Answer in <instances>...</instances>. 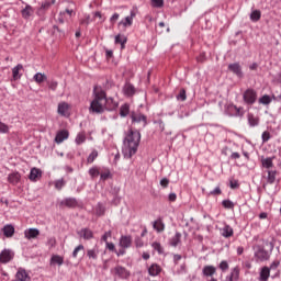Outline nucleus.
Returning a JSON list of instances; mask_svg holds the SVG:
<instances>
[{
    "mask_svg": "<svg viewBox=\"0 0 281 281\" xmlns=\"http://www.w3.org/2000/svg\"><path fill=\"white\" fill-rule=\"evenodd\" d=\"M63 262H65V259H63V257L58 255H54L50 258V265H58L59 267H61Z\"/></svg>",
    "mask_w": 281,
    "mask_h": 281,
    "instance_id": "32",
    "label": "nucleus"
},
{
    "mask_svg": "<svg viewBox=\"0 0 281 281\" xmlns=\"http://www.w3.org/2000/svg\"><path fill=\"white\" fill-rule=\"evenodd\" d=\"M65 186V181L64 180H57L56 182H55V188L57 189V190H63V187Z\"/></svg>",
    "mask_w": 281,
    "mask_h": 281,
    "instance_id": "53",
    "label": "nucleus"
},
{
    "mask_svg": "<svg viewBox=\"0 0 281 281\" xmlns=\"http://www.w3.org/2000/svg\"><path fill=\"white\" fill-rule=\"evenodd\" d=\"M32 14H34V9L32 8V5H26V7L22 10V16H23V19H30V16H32Z\"/></svg>",
    "mask_w": 281,
    "mask_h": 281,
    "instance_id": "28",
    "label": "nucleus"
},
{
    "mask_svg": "<svg viewBox=\"0 0 281 281\" xmlns=\"http://www.w3.org/2000/svg\"><path fill=\"white\" fill-rule=\"evenodd\" d=\"M93 100L90 103L89 106V113H97L98 115L104 113V98H105V91L100 86H95L93 88Z\"/></svg>",
    "mask_w": 281,
    "mask_h": 281,
    "instance_id": "2",
    "label": "nucleus"
},
{
    "mask_svg": "<svg viewBox=\"0 0 281 281\" xmlns=\"http://www.w3.org/2000/svg\"><path fill=\"white\" fill-rule=\"evenodd\" d=\"M153 249L158 251V254H164V248H161V244L155 241L151 244Z\"/></svg>",
    "mask_w": 281,
    "mask_h": 281,
    "instance_id": "46",
    "label": "nucleus"
},
{
    "mask_svg": "<svg viewBox=\"0 0 281 281\" xmlns=\"http://www.w3.org/2000/svg\"><path fill=\"white\" fill-rule=\"evenodd\" d=\"M142 140V134L137 131L130 130L123 140L122 153L125 159H131L133 155L137 153L139 142Z\"/></svg>",
    "mask_w": 281,
    "mask_h": 281,
    "instance_id": "1",
    "label": "nucleus"
},
{
    "mask_svg": "<svg viewBox=\"0 0 281 281\" xmlns=\"http://www.w3.org/2000/svg\"><path fill=\"white\" fill-rule=\"evenodd\" d=\"M148 273L149 276H153V277L159 276V273H161V267H159V265L157 263H154L149 267Z\"/></svg>",
    "mask_w": 281,
    "mask_h": 281,
    "instance_id": "24",
    "label": "nucleus"
},
{
    "mask_svg": "<svg viewBox=\"0 0 281 281\" xmlns=\"http://www.w3.org/2000/svg\"><path fill=\"white\" fill-rule=\"evenodd\" d=\"M255 256L257 259L263 262L265 260H269L271 254L265 250V248L259 247L258 250L255 252Z\"/></svg>",
    "mask_w": 281,
    "mask_h": 281,
    "instance_id": "8",
    "label": "nucleus"
},
{
    "mask_svg": "<svg viewBox=\"0 0 281 281\" xmlns=\"http://www.w3.org/2000/svg\"><path fill=\"white\" fill-rule=\"evenodd\" d=\"M243 98L246 104H254L256 100H258V93H256V90L254 89H247L244 92Z\"/></svg>",
    "mask_w": 281,
    "mask_h": 281,
    "instance_id": "3",
    "label": "nucleus"
},
{
    "mask_svg": "<svg viewBox=\"0 0 281 281\" xmlns=\"http://www.w3.org/2000/svg\"><path fill=\"white\" fill-rule=\"evenodd\" d=\"M132 243H133V239L131 238V236H122L120 239V247H122L123 249H128Z\"/></svg>",
    "mask_w": 281,
    "mask_h": 281,
    "instance_id": "18",
    "label": "nucleus"
},
{
    "mask_svg": "<svg viewBox=\"0 0 281 281\" xmlns=\"http://www.w3.org/2000/svg\"><path fill=\"white\" fill-rule=\"evenodd\" d=\"M168 201H171V202L177 201V193H170V194L168 195Z\"/></svg>",
    "mask_w": 281,
    "mask_h": 281,
    "instance_id": "61",
    "label": "nucleus"
},
{
    "mask_svg": "<svg viewBox=\"0 0 281 281\" xmlns=\"http://www.w3.org/2000/svg\"><path fill=\"white\" fill-rule=\"evenodd\" d=\"M239 276H240V270L238 268H234L231 272L228 281H238Z\"/></svg>",
    "mask_w": 281,
    "mask_h": 281,
    "instance_id": "31",
    "label": "nucleus"
},
{
    "mask_svg": "<svg viewBox=\"0 0 281 281\" xmlns=\"http://www.w3.org/2000/svg\"><path fill=\"white\" fill-rule=\"evenodd\" d=\"M79 251H85V246L83 245H79L77 246L74 251H72V258H78V252Z\"/></svg>",
    "mask_w": 281,
    "mask_h": 281,
    "instance_id": "45",
    "label": "nucleus"
},
{
    "mask_svg": "<svg viewBox=\"0 0 281 281\" xmlns=\"http://www.w3.org/2000/svg\"><path fill=\"white\" fill-rule=\"evenodd\" d=\"M260 16H261L260 10H255L250 13V20L254 21L255 23L260 21Z\"/></svg>",
    "mask_w": 281,
    "mask_h": 281,
    "instance_id": "38",
    "label": "nucleus"
},
{
    "mask_svg": "<svg viewBox=\"0 0 281 281\" xmlns=\"http://www.w3.org/2000/svg\"><path fill=\"white\" fill-rule=\"evenodd\" d=\"M98 254H99L98 247L88 249L87 251L88 258H92V260H98Z\"/></svg>",
    "mask_w": 281,
    "mask_h": 281,
    "instance_id": "35",
    "label": "nucleus"
},
{
    "mask_svg": "<svg viewBox=\"0 0 281 281\" xmlns=\"http://www.w3.org/2000/svg\"><path fill=\"white\" fill-rule=\"evenodd\" d=\"M109 177H110L109 172L101 173V180L102 181H106V179H109Z\"/></svg>",
    "mask_w": 281,
    "mask_h": 281,
    "instance_id": "64",
    "label": "nucleus"
},
{
    "mask_svg": "<svg viewBox=\"0 0 281 281\" xmlns=\"http://www.w3.org/2000/svg\"><path fill=\"white\" fill-rule=\"evenodd\" d=\"M222 205H223L224 207H226V210H232V207H234V202H232V201H229V200H224V201L222 202Z\"/></svg>",
    "mask_w": 281,
    "mask_h": 281,
    "instance_id": "48",
    "label": "nucleus"
},
{
    "mask_svg": "<svg viewBox=\"0 0 281 281\" xmlns=\"http://www.w3.org/2000/svg\"><path fill=\"white\" fill-rule=\"evenodd\" d=\"M228 69L229 71L238 76V78H243V69L240 68V64L238 63L231 64L228 65Z\"/></svg>",
    "mask_w": 281,
    "mask_h": 281,
    "instance_id": "12",
    "label": "nucleus"
},
{
    "mask_svg": "<svg viewBox=\"0 0 281 281\" xmlns=\"http://www.w3.org/2000/svg\"><path fill=\"white\" fill-rule=\"evenodd\" d=\"M135 245L136 247H144V241L142 240V238L136 237Z\"/></svg>",
    "mask_w": 281,
    "mask_h": 281,
    "instance_id": "58",
    "label": "nucleus"
},
{
    "mask_svg": "<svg viewBox=\"0 0 281 281\" xmlns=\"http://www.w3.org/2000/svg\"><path fill=\"white\" fill-rule=\"evenodd\" d=\"M202 273L203 276L212 278V276L216 273V268H214L213 266H205L202 270Z\"/></svg>",
    "mask_w": 281,
    "mask_h": 281,
    "instance_id": "27",
    "label": "nucleus"
},
{
    "mask_svg": "<svg viewBox=\"0 0 281 281\" xmlns=\"http://www.w3.org/2000/svg\"><path fill=\"white\" fill-rule=\"evenodd\" d=\"M114 273H115V276H119V278H122L123 280H126V278H128V276H131V272H128V270H126V268H124L122 266L115 267Z\"/></svg>",
    "mask_w": 281,
    "mask_h": 281,
    "instance_id": "9",
    "label": "nucleus"
},
{
    "mask_svg": "<svg viewBox=\"0 0 281 281\" xmlns=\"http://www.w3.org/2000/svg\"><path fill=\"white\" fill-rule=\"evenodd\" d=\"M40 234L41 232L38 231V228H29L24 232V236L25 238H27V240H32V238H36Z\"/></svg>",
    "mask_w": 281,
    "mask_h": 281,
    "instance_id": "14",
    "label": "nucleus"
},
{
    "mask_svg": "<svg viewBox=\"0 0 281 281\" xmlns=\"http://www.w3.org/2000/svg\"><path fill=\"white\" fill-rule=\"evenodd\" d=\"M106 245V249H109L110 251H115V245L113 243H105Z\"/></svg>",
    "mask_w": 281,
    "mask_h": 281,
    "instance_id": "57",
    "label": "nucleus"
},
{
    "mask_svg": "<svg viewBox=\"0 0 281 281\" xmlns=\"http://www.w3.org/2000/svg\"><path fill=\"white\" fill-rule=\"evenodd\" d=\"M220 269H222V271H227V269H229V265L227 263V261H222L220 263Z\"/></svg>",
    "mask_w": 281,
    "mask_h": 281,
    "instance_id": "54",
    "label": "nucleus"
},
{
    "mask_svg": "<svg viewBox=\"0 0 281 281\" xmlns=\"http://www.w3.org/2000/svg\"><path fill=\"white\" fill-rule=\"evenodd\" d=\"M21 71H23V65L19 64L12 69L13 80H21Z\"/></svg>",
    "mask_w": 281,
    "mask_h": 281,
    "instance_id": "19",
    "label": "nucleus"
},
{
    "mask_svg": "<svg viewBox=\"0 0 281 281\" xmlns=\"http://www.w3.org/2000/svg\"><path fill=\"white\" fill-rule=\"evenodd\" d=\"M81 25H89L91 23V15H86V19L81 20Z\"/></svg>",
    "mask_w": 281,
    "mask_h": 281,
    "instance_id": "55",
    "label": "nucleus"
},
{
    "mask_svg": "<svg viewBox=\"0 0 281 281\" xmlns=\"http://www.w3.org/2000/svg\"><path fill=\"white\" fill-rule=\"evenodd\" d=\"M98 158V150H93L89 156H88V164H93L95 159Z\"/></svg>",
    "mask_w": 281,
    "mask_h": 281,
    "instance_id": "43",
    "label": "nucleus"
},
{
    "mask_svg": "<svg viewBox=\"0 0 281 281\" xmlns=\"http://www.w3.org/2000/svg\"><path fill=\"white\" fill-rule=\"evenodd\" d=\"M30 280V276H27V272L25 270H19L15 274V281H27Z\"/></svg>",
    "mask_w": 281,
    "mask_h": 281,
    "instance_id": "25",
    "label": "nucleus"
},
{
    "mask_svg": "<svg viewBox=\"0 0 281 281\" xmlns=\"http://www.w3.org/2000/svg\"><path fill=\"white\" fill-rule=\"evenodd\" d=\"M153 8H164V0H151Z\"/></svg>",
    "mask_w": 281,
    "mask_h": 281,
    "instance_id": "47",
    "label": "nucleus"
},
{
    "mask_svg": "<svg viewBox=\"0 0 281 281\" xmlns=\"http://www.w3.org/2000/svg\"><path fill=\"white\" fill-rule=\"evenodd\" d=\"M229 186L232 190H236V188H238V181L231 180Z\"/></svg>",
    "mask_w": 281,
    "mask_h": 281,
    "instance_id": "62",
    "label": "nucleus"
},
{
    "mask_svg": "<svg viewBox=\"0 0 281 281\" xmlns=\"http://www.w3.org/2000/svg\"><path fill=\"white\" fill-rule=\"evenodd\" d=\"M259 104H271V97H269V94H265L259 99Z\"/></svg>",
    "mask_w": 281,
    "mask_h": 281,
    "instance_id": "41",
    "label": "nucleus"
},
{
    "mask_svg": "<svg viewBox=\"0 0 281 281\" xmlns=\"http://www.w3.org/2000/svg\"><path fill=\"white\" fill-rule=\"evenodd\" d=\"M109 238H111V231L105 232L101 237V240H103V243H109Z\"/></svg>",
    "mask_w": 281,
    "mask_h": 281,
    "instance_id": "51",
    "label": "nucleus"
},
{
    "mask_svg": "<svg viewBox=\"0 0 281 281\" xmlns=\"http://www.w3.org/2000/svg\"><path fill=\"white\" fill-rule=\"evenodd\" d=\"M115 43L121 45V48L124 49V45H126V37L116 35L115 36Z\"/></svg>",
    "mask_w": 281,
    "mask_h": 281,
    "instance_id": "39",
    "label": "nucleus"
},
{
    "mask_svg": "<svg viewBox=\"0 0 281 281\" xmlns=\"http://www.w3.org/2000/svg\"><path fill=\"white\" fill-rule=\"evenodd\" d=\"M210 194H213V195L221 194V188L216 187L213 191L210 192Z\"/></svg>",
    "mask_w": 281,
    "mask_h": 281,
    "instance_id": "63",
    "label": "nucleus"
},
{
    "mask_svg": "<svg viewBox=\"0 0 281 281\" xmlns=\"http://www.w3.org/2000/svg\"><path fill=\"white\" fill-rule=\"evenodd\" d=\"M68 138H69V132L67 130H63L57 133L55 137V142L56 144H63V142Z\"/></svg>",
    "mask_w": 281,
    "mask_h": 281,
    "instance_id": "11",
    "label": "nucleus"
},
{
    "mask_svg": "<svg viewBox=\"0 0 281 281\" xmlns=\"http://www.w3.org/2000/svg\"><path fill=\"white\" fill-rule=\"evenodd\" d=\"M33 80L37 83V85H42V82H45L47 80V75L43 74V72H36L33 77Z\"/></svg>",
    "mask_w": 281,
    "mask_h": 281,
    "instance_id": "26",
    "label": "nucleus"
},
{
    "mask_svg": "<svg viewBox=\"0 0 281 281\" xmlns=\"http://www.w3.org/2000/svg\"><path fill=\"white\" fill-rule=\"evenodd\" d=\"M170 183V180H168L167 178H164L160 180V186L162 188H168V184Z\"/></svg>",
    "mask_w": 281,
    "mask_h": 281,
    "instance_id": "56",
    "label": "nucleus"
},
{
    "mask_svg": "<svg viewBox=\"0 0 281 281\" xmlns=\"http://www.w3.org/2000/svg\"><path fill=\"white\" fill-rule=\"evenodd\" d=\"M78 236L83 238V240H91V238H93V232L89 228H83L78 232Z\"/></svg>",
    "mask_w": 281,
    "mask_h": 281,
    "instance_id": "13",
    "label": "nucleus"
},
{
    "mask_svg": "<svg viewBox=\"0 0 281 281\" xmlns=\"http://www.w3.org/2000/svg\"><path fill=\"white\" fill-rule=\"evenodd\" d=\"M131 113V106L128 104H123L120 109V115L121 117H126Z\"/></svg>",
    "mask_w": 281,
    "mask_h": 281,
    "instance_id": "34",
    "label": "nucleus"
},
{
    "mask_svg": "<svg viewBox=\"0 0 281 281\" xmlns=\"http://www.w3.org/2000/svg\"><path fill=\"white\" fill-rule=\"evenodd\" d=\"M131 117H132V122H136V123L144 122V126H146V115L142 113L133 112Z\"/></svg>",
    "mask_w": 281,
    "mask_h": 281,
    "instance_id": "20",
    "label": "nucleus"
},
{
    "mask_svg": "<svg viewBox=\"0 0 281 281\" xmlns=\"http://www.w3.org/2000/svg\"><path fill=\"white\" fill-rule=\"evenodd\" d=\"M75 142L78 146H80V144H85V142H87V135H85V133H79Z\"/></svg>",
    "mask_w": 281,
    "mask_h": 281,
    "instance_id": "37",
    "label": "nucleus"
},
{
    "mask_svg": "<svg viewBox=\"0 0 281 281\" xmlns=\"http://www.w3.org/2000/svg\"><path fill=\"white\" fill-rule=\"evenodd\" d=\"M248 123H249L250 126H258L259 120H258V117L249 114L248 115Z\"/></svg>",
    "mask_w": 281,
    "mask_h": 281,
    "instance_id": "40",
    "label": "nucleus"
},
{
    "mask_svg": "<svg viewBox=\"0 0 281 281\" xmlns=\"http://www.w3.org/2000/svg\"><path fill=\"white\" fill-rule=\"evenodd\" d=\"M178 100H181V102H186L187 95L186 90H181L180 93L177 95Z\"/></svg>",
    "mask_w": 281,
    "mask_h": 281,
    "instance_id": "50",
    "label": "nucleus"
},
{
    "mask_svg": "<svg viewBox=\"0 0 281 281\" xmlns=\"http://www.w3.org/2000/svg\"><path fill=\"white\" fill-rule=\"evenodd\" d=\"M278 175L277 170H268L267 183H276V177Z\"/></svg>",
    "mask_w": 281,
    "mask_h": 281,
    "instance_id": "29",
    "label": "nucleus"
},
{
    "mask_svg": "<svg viewBox=\"0 0 281 281\" xmlns=\"http://www.w3.org/2000/svg\"><path fill=\"white\" fill-rule=\"evenodd\" d=\"M60 207H76L78 201L75 198H68L59 202Z\"/></svg>",
    "mask_w": 281,
    "mask_h": 281,
    "instance_id": "10",
    "label": "nucleus"
},
{
    "mask_svg": "<svg viewBox=\"0 0 281 281\" xmlns=\"http://www.w3.org/2000/svg\"><path fill=\"white\" fill-rule=\"evenodd\" d=\"M12 258H14V252L10 249H4L0 254V262H2V265H8Z\"/></svg>",
    "mask_w": 281,
    "mask_h": 281,
    "instance_id": "5",
    "label": "nucleus"
},
{
    "mask_svg": "<svg viewBox=\"0 0 281 281\" xmlns=\"http://www.w3.org/2000/svg\"><path fill=\"white\" fill-rule=\"evenodd\" d=\"M89 175H90V177H92V179H95V177H100V170H98V168L93 167L89 170Z\"/></svg>",
    "mask_w": 281,
    "mask_h": 281,
    "instance_id": "44",
    "label": "nucleus"
},
{
    "mask_svg": "<svg viewBox=\"0 0 281 281\" xmlns=\"http://www.w3.org/2000/svg\"><path fill=\"white\" fill-rule=\"evenodd\" d=\"M221 235L224 238H232V236H234V228H232V226L225 224L224 227L221 229Z\"/></svg>",
    "mask_w": 281,
    "mask_h": 281,
    "instance_id": "16",
    "label": "nucleus"
},
{
    "mask_svg": "<svg viewBox=\"0 0 281 281\" xmlns=\"http://www.w3.org/2000/svg\"><path fill=\"white\" fill-rule=\"evenodd\" d=\"M153 228L157 231L158 234H161L166 229V224H164L162 218H158L153 223Z\"/></svg>",
    "mask_w": 281,
    "mask_h": 281,
    "instance_id": "15",
    "label": "nucleus"
},
{
    "mask_svg": "<svg viewBox=\"0 0 281 281\" xmlns=\"http://www.w3.org/2000/svg\"><path fill=\"white\" fill-rule=\"evenodd\" d=\"M94 16H95V19H99L100 23H104L105 18L102 15V12L97 11V12L94 13Z\"/></svg>",
    "mask_w": 281,
    "mask_h": 281,
    "instance_id": "52",
    "label": "nucleus"
},
{
    "mask_svg": "<svg viewBox=\"0 0 281 281\" xmlns=\"http://www.w3.org/2000/svg\"><path fill=\"white\" fill-rule=\"evenodd\" d=\"M40 177H41V170L36 168L31 169L30 177H29L31 181H36V179H40Z\"/></svg>",
    "mask_w": 281,
    "mask_h": 281,
    "instance_id": "30",
    "label": "nucleus"
},
{
    "mask_svg": "<svg viewBox=\"0 0 281 281\" xmlns=\"http://www.w3.org/2000/svg\"><path fill=\"white\" fill-rule=\"evenodd\" d=\"M261 139L263 143L269 142V139H271V134L268 131L263 132L261 135Z\"/></svg>",
    "mask_w": 281,
    "mask_h": 281,
    "instance_id": "49",
    "label": "nucleus"
},
{
    "mask_svg": "<svg viewBox=\"0 0 281 281\" xmlns=\"http://www.w3.org/2000/svg\"><path fill=\"white\" fill-rule=\"evenodd\" d=\"M136 14L137 13H135V11H131L130 15L119 22V25L122 27H131V25H133V19L136 16Z\"/></svg>",
    "mask_w": 281,
    "mask_h": 281,
    "instance_id": "6",
    "label": "nucleus"
},
{
    "mask_svg": "<svg viewBox=\"0 0 281 281\" xmlns=\"http://www.w3.org/2000/svg\"><path fill=\"white\" fill-rule=\"evenodd\" d=\"M123 93H124V95H127L128 98H131V95H135V87H133V85H131V83H126L123 87Z\"/></svg>",
    "mask_w": 281,
    "mask_h": 281,
    "instance_id": "22",
    "label": "nucleus"
},
{
    "mask_svg": "<svg viewBox=\"0 0 281 281\" xmlns=\"http://www.w3.org/2000/svg\"><path fill=\"white\" fill-rule=\"evenodd\" d=\"M57 88H58V82L52 81L49 83V89H52V91H56Z\"/></svg>",
    "mask_w": 281,
    "mask_h": 281,
    "instance_id": "59",
    "label": "nucleus"
},
{
    "mask_svg": "<svg viewBox=\"0 0 281 281\" xmlns=\"http://www.w3.org/2000/svg\"><path fill=\"white\" fill-rule=\"evenodd\" d=\"M9 183H12L13 186H16L19 181H21V173L20 172H13L8 176Z\"/></svg>",
    "mask_w": 281,
    "mask_h": 281,
    "instance_id": "21",
    "label": "nucleus"
},
{
    "mask_svg": "<svg viewBox=\"0 0 281 281\" xmlns=\"http://www.w3.org/2000/svg\"><path fill=\"white\" fill-rule=\"evenodd\" d=\"M261 164H262L263 168H267L269 170V168H271L273 166V158H271V157L262 158Z\"/></svg>",
    "mask_w": 281,
    "mask_h": 281,
    "instance_id": "36",
    "label": "nucleus"
},
{
    "mask_svg": "<svg viewBox=\"0 0 281 281\" xmlns=\"http://www.w3.org/2000/svg\"><path fill=\"white\" fill-rule=\"evenodd\" d=\"M269 276H271V268H269V267L261 268V271L259 274V281H268Z\"/></svg>",
    "mask_w": 281,
    "mask_h": 281,
    "instance_id": "17",
    "label": "nucleus"
},
{
    "mask_svg": "<svg viewBox=\"0 0 281 281\" xmlns=\"http://www.w3.org/2000/svg\"><path fill=\"white\" fill-rule=\"evenodd\" d=\"M181 243V233H176V235L170 239V246L177 247Z\"/></svg>",
    "mask_w": 281,
    "mask_h": 281,
    "instance_id": "33",
    "label": "nucleus"
},
{
    "mask_svg": "<svg viewBox=\"0 0 281 281\" xmlns=\"http://www.w3.org/2000/svg\"><path fill=\"white\" fill-rule=\"evenodd\" d=\"M103 102L105 111H115V109L119 106V103L113 98H106V92Z\"/></svg>",
    "mask_w": 281,
    "mask_h": 281,
    "instance_id": "4",
    "label": "nucleus"
},
{
    "mask_svg": "<svg viewBox=\"0 0 281 281\" xmlns=\"http://www.w3.org/2000/svg\"><path fill=\"white\" fill-rule=\"evenodd\" d=\"M0 133L8 134L10 133V126L8 124L0 122Z\"/></svg>",
    "mask_w": 281,
    "mask_h": 281,
    "instance_id": "42",
    "label": "nucleus"
},
{
    "mask_svg": "<svg viewBox=\"0 0 281 281\" xmlns=\"http://www.w3.org/2000/svg\"><path fill=\"white\" fill-rule=\"evenodd\" d=\"M117 19H120V14H119V13H114V14L110 18V22H111V23H115V21H117Z\"/></svg>",
    "mask_w": 281,
    "mask_h": 281,
    "instance_id": "60",
    "label": "nucleus"
},
{
    "mask_svg": "<svg viewBox=\"0 0 281 281\" xmlns=\"http://www.w3.org/2000/svg\"><path fill=\"white\" fill-rule=\"evenodd\" d=\"M57 113H58V115H61L63 117H67V115H69V103H67V102L58 103Z\"/></svg>",
    "mask_w": 281,
    "mask_h": 281,
    "instance_id": "7",
    "label": "nucleus"
},
{
    "mask_svg": "<svg viewBox=\"0 0 281 281\" xmlns=\"http://www.w3.org/2000/svg\"><path fill=\"white\" fill-rule=\"evenodd\" d=\"M2 232L7 238H12L14 236V226L12 225H5L2 228Z\"/></svg>",
    "mask_w": 281,
    "mask_h": 281,
    "instance_id": "23",
    "label": "nucleus"
}]
</instances>
